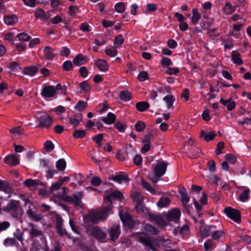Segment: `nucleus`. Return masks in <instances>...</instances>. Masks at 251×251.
<instances>
[{
	"instance_id": "nucleus-61",
	"label": "nucleus",
	"mask_w": 251,
	"mask_h": 251,
	"mask_svg": "<svg viewBox=\"0 0 251 251\" xmlns=\"http://www.w3.org/2000/svg\"><path fill=\"white\" fill-rule=\"evenodd\" d=\"M145 127V124L142 121H139L135 124L136 130L140 132L142 131Z\"/></svg>"
},
{
	"instance_id": "nucleus-48",
	"label": "nucleus",
	"mask_w": 251,
	"mask_h": 251,
	"mask_svg": "<svg viewBox=\"0 0 251 251\" xmlns=\"http://www.w3.org/2000/svg\"><path fill=\"white\" fill-rule=\"evenodd\" d=\"M85 134L86 132L83 130H75L73 133V136L75 138H82Z\"/></svg>"
},
{
	"instance_id": "nucleus-1",
	"label": "nucleus",
	"mask_w": 251,
	"mask_h": 251,
	"mask_svg": "<svg viewBox=\"0 0 251 251\" xmlns=\"http://www.w3.org/2000/svg\"><path fill=\"white\" fill-rule=\"evenodd\" d=\"M112 213L110 205L103 206L99 210L90 211L83 217V220L86 223L97 224L100 221H105L108 215Z\"/></svg>"
},
{
	"instance_id": "nucleus-15",
	"label": "nucleus",
	"mask_w": 251,
	"mask_h": 251,
	"mask_svg": "<svg viewBox=\"0 0 251 251\" xmlns=\"http://www.w3.org/2000/svg\"><path fill=\"white\" fill-rule=\"evenodd\" d=\"M123 198V195L119 191H114L108 195L106 198H104V201L105 202H108L106 206H110L112 208V200L115 198L119 199L120 200Z\"/></svg>"
},
{
	"instance_id": "nucleus-16",
	"label": "nucleus",
	"mask_w": 251,
	"mask_h": 251,
	"mask_svg": "<svg viewBox=\"0 0 251 251\" xmlns=\"http://www.w3.org/2000/svg\"><path fill=\"white\" fill-rule=\"evenodd\" d=\"M26 213L28 217L34 222H39L43 218L42 214L33 211L30 207L26 211Z\"/></svg>"
},
{
	"instance_id": "nucleus-57",
	"label": "nucleus",
	"mask_w": 251,
	"mask_h": 251,
	"mask_svg": "<svg viewBox=\"0 0 251 251\" xmlns=\"http://www.w3.org/2000/svg\"><path fill=\"white\" fill-rule=\"evenodd\" d=\"M157 5L154 3H149L147 5L146 13H148L151 11H154L157 9Z\"/></svg>"
},
{
	"instance_id": "nucleus-49",
	"label": "nucleus",
	"mask_w": 251,
	"mask_h": 251,
	"mask_svg": "<svg viewBox=\"0 0 251 251\" xmlns=\"http://www.w3.org/2000/svg\"><path fill=\"white\" fill-rule=\"evenodd\" d=\"M113 180L118 182L119 183H121L123 180H126L127 181H128L129 180L127 176L124 175H117L113 178Z\"/></svg>"
},
{
	"instance_id": "nucleus-43",
	"label": "nucleus",
	"mask_w": 251,
	"mask_h": 251,
	"mask_svg": "<svg viewBox=\"0 0 251 251\" xmlns=\"http://www.w3.org/2000/svg\"><path fill=\"white\" fill-rule=\"evenodd\" d=\"M115 9L118 13L123 12L126 9L125 3L122 2L117 3L115 6Z\"/></svg>"
},
{
	"instance_id": "nucleus-54",
	"label": "nucleus",
	"mask_w": 251,
	"mask_h": 251,
	"mask_svg": "<svg viewBox=\"0 0 251 251\" xmlns=\"http://www.w3.org/2000/svg\"><path fill=\"white\" fill-rule=\"evenodd\" d=\"M124 41V39L121 34L116 36L114 40V45L115 46H121Z\"/></svg>"
},
{
	"instance_id": "nucleus-30",
	"label": "nucleus",
	"mask_w": 251,
	"mask_h": 251,
	"mask_svg": "<svg viewBox=\"0 0 251 251\" xmlns=\"http://www.w3.org/2000/svg\"><path fill=\"white\" fill-rule=\"evenodd\" d=\"M170 203V200L166 197H161L157 203V205L160 208L168 206Z\"/></svg>"
},
{
	"instance_id": "nucleus-63",
	"label": "nucleus",
	"mask_w": 251,
	"mask_h": 251,
	"mask_svg": "<svg viewBox=\"0 0 251 251\" xmlns=\"http://www.w3.org/2000/svg\"><path fill=\"white\" fill-rule=\"evenodd\" d=\"M189 232V226L187 225H183L180 229V233L183 236L187 235Z\"/></svg>"
},
{
	"instance_id": "nucleus-17",
	"label": "nucleus",
	"mask_w": 251,
	"mask_h": 251,
	"mask_svg": "<svg viewBox=\"0 0 251 251\" xmlns=\"http://www.w3.org/2000/svg\"><path fill=\"white\" fill-rule=\"evenodd\" d=\"M56 53L54 50L49 47L46 46L44 49V57L47 60H52L55 56Z\"/></svg>"
},
{
	"instance_id": "nucleus-56",
	"label": "nucleus",
	"mask_w": 251,
	"mask_h": 251,
	"mask_svg": "<svg viewBox=\"0 0 251 251\" xmlns=\"http://www.w3.org/2000/svg\"><path fill=\"white\" fill-rule=\"evenodd\" d=\"M62 184V181L60 180L53 183L50 188V192L52 193L53 191L57 190Z\"/></svg>"
},
{
	"instance_id": "nucleus-47",
	"label": "nucleus",
	"mask_w": 251,
	"mask_h": 251,
	"mask_svg": "<svg viewBox=\"0 0 251 251\" xmlns=\"http://www.w3.org/2000/svg\"><path fill=\"white\" fill-rule=\"evenodd\" d=\"M145 229L148 234H155L157 233L156 228L151 225H146Z\"/></svg>"
},
{
	"instance_id": "nucleus-11",
	"label": "nucleus",
	"mask_w": 251,
	"mask_h": 251,
	"mask_svg": "<svg viewBox=\"0 0 251 251\" xmlns=\"http://www.w3.org/2000/svg\"><path fill=\"white\" fill-rule=\"evenodd\" d=\"M0 191L7 195V197L9 198L12 195L13 190L8 182L0 180Z\"/></svg>"
},
{
	"instance_id": "nucleus-38",
	"label": "nucleus",
	"mask_w": 251,
	"mask_h": 251,
	"mask_svg": "<svg viewBox=\"0 0 251 251\" xmlns=\"http://www.w3.org/2000/svg\"><path fill=\"white\" fill-rule=\"evenodd\" d=\"M236 9V7L232 6L230 2H226L224 7V11L227 14H231Z\"/></svg>"
},
{
	"instance_id": "nucleus-55",
	"label": "nucleus",
	"mask_w": 251,
	"mask_h": 251,
	"mask_svg": "<svg viewBox=\"0 0 251 251\" xmlns=\"http://www.w3.org/2000/svg\"><path fill=\"white\" fill-rule=\"evenodd\" d=\"M103 137V135L102 133H100L97 134L94 136L92 138L93 140L97 144L99 145V146H101V141L102 140Z\"/></svg>"
},
{
	"instance_id": "nucleus-7",
	"label": "nucleus",
	"mask_w": 251,
	"mask_h": 251,
	"mask_svg": "<svg viewBox=\"0 0 251 251\" xmlns=\"http://www.w3.org/2000/svg\"><path fill=\"white\" fill-rule=\"evenodd\" d=\"M56 92L54 86L46 85L43 88L41 95L45 99L50 98L55 95Z\"/></svg>"
},
{
	"instance_id": "nucleus-18",
	"label": "nucleus",
	"mask_w": 251,
	"mask_h": 251,
	"mask_svg": "<svg viewBox=\"0 0 251 251\" xmlns=\"http://www.w3.org/2000/svg\"><path fill=\"white\" fill-rule=\"evenodd\" d=\"M69 123L72 125L74 127H76L79 125L82 120V116L80 114H75L68 118Z\"/></svg>"
},
{
	"instance_id": "nucleus-3",
	"label": "nucleus",
	"mask_w": 251,
	"mask_h": 251,
	"mask_svg": "<svg viewBox=\"0 0 251 251\" xmlns=\"http://www.w3.org/2000/svg\"><path fill=\"white\" fill-rule=\"evenodd\" d=\"M83 197L82 192H77L73 194V197L68 196L64 197V200L66 201L71 204H73L76 208H81L82 207V202L81 201Z\"/></svg>"
},
{
	"instance_id": "nucleus-59",
	"label": "nucleus",
	"mask_w": 251,
	"mask_h": 251,
	"mask_svg": "<svg viewBox=\"0 0 251 251\" xmlns=\"http://www.w3.org/2000/svg\"><path fill=\"white\" fill-rule=\"evenodd\" d=\"M101 182L102 181L101 179L98 176H95L93 177L91 180V184L95 186L100 185L101 183Z\"/></svg>"
},
{
	"instance_id": "nucleus-60",
	"label": "nucleus",
	"mask_w": 251,
	"mask_h": 251,
	"mask_svg": "<svg viewBox=\"0 0 251 251\" xmlns=\"http://www.w3.org/2000/svg\"><path fill=\"white\" fill-rule=\"evenodd\" d=\"M226 159L231 164H234L236 161V157L230 154H227L225 155Z\"/></svg>"
},
{
	"instance_id": "nucleus-6",
	"label": "nucleus",
	"mask_w": 251,
	"mask_h": 251,
	"mask_svg": "<svg viewBox=\"0 0 251 251\" xmlns=\"http://www.w3.org/2000/svg\"><path fill=\"white\" fill-rule=\"evenodd\" d=\"M38 127L49 128L52 123V118L48 114L41 115L38 119Z\"/></svg>"
},
{
	"instance_id": "nucleus-45",
	"label": "nucleus",
	"mask_w": 251,
	"mask_h": 251,
	"mask_svg": "<svg viewBox=\"0 0 251 251\" xmlns=\"http://www.w3.org/2000/svg\"><path fill=\"white\" fill-rule=\"evenodd\" d=\"M40 181L32 179H27L25 181V185L27 187H33L39 184Z\"/></svg>"
},
{
	"instance_id": "nucleus-9",
	"label": "nucleus",
	"mask_w": 251,
	"mask_h": 251,
	"mask_svg": "<svg viewBox=\"0 0 251 251\" xmlns=\"http://www.w3.org/2000/svg\"><path fill=\"white\" fill-rule=\"evenodd\" d=\"M120 232V226L117 224L113 225L108 230L110 240L114 242L116 241Z\"/></svg>"
},
{
	"instance_id": "nucleus-62",
	"label": "nucleus",
	"mask_w": 251,
	"mask_h": 251,
	"mask_svg": "<svg viewBox=\"0 0 251 251\" xmlns=\"http://www.w3.org/2000/svg\"><path fill=\"white\" fill-rule=\"evenodd\" d=\"M56 173H57V172L55 170L49 168L46 172V176L47 179L51 178Z\"/></svg>"
},
{
	"instance_id": "nucleus-20",
	"label": "nucleus",
	"mask_w": 251,
	"mask_h": 251,
	"mask_svg": "<svg viewBox=\"0 0 251 251\" xmlns=\"http://www.w3.org/2000/svg\"><path fill=\"white\" fill-rule=\"evenodd\" d=\"M34 16L37 19H42L44 21H47L50 18L49 13H45L42 9H37L35 10Z\"/></svg>"
},
{
	"instance_id": "nucleus-24",
	"label": "nucleus",
	"mask_w": 251,
	"mask_h": 251,
	"mask_svg": "<svg viewBox=\"0 0 251 251\" xmlns=\"http://www.w3.org/2000/svg\"><path fill=\"white\" fill-rule=\"evenodd\" d=\"M38 67L37 66H29L25 68L23 73L25 75L34 76L38 71Z\"/></svg>"
},
{
	"instance_id": "nucleus-50",
	"label": "nucleus",
	"mask_w": 251,
	"mask_h": 251,
	"mask_svg": "<svg viewBox=\"0 0 251 251\" xmlns=\"http://www.w3.org/2000/svg\"><path fill=\"white\" fill-rule=\"evenodd\" d=\"M9 132L11 134L16 136L22 134L23 130L20 126H16L10 129Z\"/></svg>"
},
{
	"instance_id": "nucleus-26",
	"label": "nucleus",
	"mask_w": 251,
	"mask_h": 251,
	"mask_svg": "<svg viewBox=\"0 0 251 251\" xmlns=\"http://www.w3.org/2000/svg\"><path fill=\"white\" fill-rule=\"evenodd\" d=\"M101 120L107 125L113 124L116 120V116L114 114L109 112L106 117H102Z\"/></svg>"
},
{
	"instance_id": "nucleus-31",
	"label": "nucleus",
	"mask_w": 251,
	"mask_h": 251,
	"mask_svg": "<svg viewBox=\"0 0 251 251\" xmlns=\"http://www.w3.org/2000/svg\"><path fill=\"white\" fill-rule=\"evenodd\" d=\"M201 18V15L199 13L197 8H193L192 9V17L191 21L193 24L198 23Z\"/></svg>"
},
{
	"instance_id": "nucleus-23",
	"label": "nucleus",
	"mask_w": 251,
	"mask_h": 251,
	"mask_svg": "<svg viewBox=\"0 0 251 251\" xmlns=\"http://www.w3.org/2000/svg\"><path fill=\"white\" fill-rule=\"evenodd\" d=\"M139 241L144 246H148L150 248L152 247L153 239L152 238L147 236H140L139 237Z\"/></svg>"
},
{
	"instance_id": "nucleus-4",
	"label": "nucleus",
	"mask_w": 251,
	"mask_h": 251,
	"mask_svg": "<svg viewBox=\"0 0 251 251\" xmlns=\"http://www.w3.org/2000/svg\"><path fill=\"white\" fill-rule=\"evenodd\" d=\"M224 212L230 219L237 223H240L241 220V215L238 210L232 208L230 207H228L225 208Z\"/></svg>"
},
{
	"instance_id": "nucleus-36",
	"label": "nucleus",
	"mask_w": 251,
	"mask_h": 251,
	"mask_svg": "<svg viewBox=\"0 0 251 251\" xmlns=\"http://www.w3.org/2000/svg\"><path fill=\"white\" fill-rule=\"evenodd\" d=\"M250 190L249 188H246L243 192L240 195L239 199L242 202L247 201L249 198Z\"/></svg>"
},
{
	"instance_id": "nucleus-44",
	"label": "nucleus",
	"mask_w": 251,
	"mask_h": 251,
	"mask_svg": "<svg viewBox=\"0 0 251 251\" xmlns=\"http://www.w3.org/2000/svg\"><path fill=\"white\" fill-rule=\"evenodd\" d=\"M17 37L20 41H28L31 38L30 35L25 32L18 34L17 35Z\"/></svg>"
},
{
	"instance_id": "nucleus-46",
	"label": "nucleus",
	"mask_w": 251,
	"mask_h": 251,
	"mask_svg": "<svg viewBox=\"0 0 251 251\" xmlns=\"http://www.w3.org/2000/svg\"><path fill=\"white\" fill-rule=\"evenodd\" d=\"M135 209L138 213L143 214L146 212V208L144 207L142 202L137 203L135 205Z\"/></svg>"
},
{
	"instance_id": "nucleus-58",
	"label": "nucleus",
	"mask_w": 251,
	"mask_h": 251,
	"mask_svg": "<svg viewBox=\"0 0 251 251\" xmlns=\"http://www.w3.org/2000/svg\"><path fill=\"white\" fill-rule=\"evenodd\" d=\"M10 224L8 221H3L0 223V232L6 230L9 227Z\"/></svg>"
},
{
	"instance_id": "nucleus-33",
	"label": "nucleus",
	"mask_w": 251,
	"mask_h": 251,
	"mask_svg": "<svg viewBox=\"0 0 251 251\" xmlns=\"http://www.w3.org/2000/svg\"><path fill=\"white\" fill-rule=\"evenodd\" d=\"M131 197L134 201L136 202V203H139L143 201L142 195L140 192L137 191L131 192Z\"/></svg>"
},
{
	"instance_id": "nucleus-64",
	"label": "nucleus",
	"mask_w": 251,
	"mask_h": 251,
	"mask_svg": "<svg viewBox=\"0 0 251 251\" xmlns=\"http://www.w3.org/2000/svg\"><path fill=\"white\" fill-rule=\"evenodd\" d=\"M44 147L48 151H51L54 149V145L50 141H47L44 144Z\"/></svg>"
},
{
	"instance_id": "nucleus-5",
	"label": "nucleus",
	"mask_w": 251,
	"mask_h": 251,
	"mask_svg": "<svg viewBox=\"0 0 251 251\" xmlns=\"http://www.w3.org/2000/svg\"><path fill=\"white\" fill-rule=\"evenodd\" d=\"M168 163L162 161L158 160L154 168V172L156 177H161L166 172Z\"/></svg>"
},
{
	"instance_id": "nucleus-25",
	"label": "nucleus",
	"mask_w": 251,
	"mask_h": 251,
	"mask_svg": "<svg viewBox=\"0 0 251 251\" xmlns=\"http://www.w3.org/2000/svg\"><path fill=\"white\" fill-rule=\"evenodd\" d=\"M4 21L7 25H13L18 22V18L15 15H7L4 17Z\"/></svg>"
},
{
	"instance_id": "nucleus-10",
	"label": "nucleus",
	"mask_w": 251,
	"mask_h": 251,
	"mask_svg": "<svg viewBox=\"0 0 251 251\" xmlns=\"http://www.w3.org/2000/svg\"><path fill=\"white\" fill-rule=\"evenodd\" d=\"M18 201L11 200L6 206L3 207L2 210L6 212L15 215L18 211Z\"/></svg>"
},
{
	"instance_id": "nucleus-53",
	"label": "nucleus",
	"mask_w": 251,
	"mask_h": 251,
	"mask_svg": "<svg viewBox=\"0 0 251 251\" xmlns=\"http://www.w3.org/2000/svg\"><path fill=\"white\" fill-rule=\"evenodd\" d=\"M78 11V8L75 5H71L69 7V14L72 17H74Z\"/></svg>"
},
{
	"instance_id": "nucleus-51",
	"label": "nucleus",
	"mask_w": 251,
	"mask_h": 251,
	"mask_svg": "<svg viewBox=\"0 0 251 251\" xmlns=\"http://www.w3.org/2000/svg\"><path fill=\"white\" fill-rule=\"evenodd\" d=\"M16 241L13 238H7L4 241V245L6 246H13L16 245Z\"/></svg>"
},
{
	"instance_id": "nucleus-27",
	"label": "nucleus",
	"mask_w": 251,
	"mask_h": 251,
	"mask_svg": "<svg viewBox=\"0 0 251 251\" xmlns=\"http://www.w3.org/2000/svg\"><path fill=\"white\" fill-rule=\"evenodd\" d=\"M200 136L201 137L204 138L205 141H209L214 138L216 136V134L214 131H211L207 133L205 132L204 131H202L201 132Z\"/></svg>"
},
{
	"instance_id": "nucleus-37",
	"label": "nucleus",
	"mask_w": 251,
	"mask_h": 251,
	"mask_svg": "<svg viewBox=\"0 0 251 251\" xmlns=\"http://www.w3.org/2000/svg\"><path fill=\"white\" fill-rule=\"evenodd\" d=\"M163 100L167 103L168 108L170 109L173 107L175 98L173 95H167L164 97Z\"/></svg>"
},
{
	"instance_id": "nucleus-12",
	"label": "nucleus",
	"mask_w": 251,
	"mask_h": 251,
	"mask_svg": "<svg viewBox=\"0 0 251 251\" xmlns=\"http://www.w3.org/2000/svg\"><path fill=\"white\" fill-rule=\"evenodd\" d=\"M181 212L179 210L175 208L168 213L167 220L169 222L177 223L180 218Z\"/></svg>"
},
{
	"instance_id": "nucleus-19",
	"label": "nucleus",
	"mask_w": 251,
	"mask_h": 251,
	"mask_svg": "<svg viewBox=\"0 0 251 251\" xmlns=\"http://www.w3.org/2000/svg\"><path fill=\"white\" fill-rule=\"evenodd\" d=\"M4 162L8 165L16 166L19 164V159L14 155H9L5 158Z\"/></svg>"
},
{
	"instance_id": "nucleus-8",
	"label": "nucleus",
	"mask_w": 251,
	"mask_h": 251,
	"mask_svg": "<svg viewBox=\"0 0 251 251\" xmlns=\"http://www.w3.org/2000/svg\"><path fill=\"white\" fill-rule=\"evenodd\" d=\"M121 221L125 225L128 226L129 227L132 228L134 227L136 223L132 217L127 213H119Z\"/></svg>"
},
{
	"instance_id": "nucleus-22",
	"label": "nucleus",
	"mask_w": 251,
	"mask_h": 251,
	"mask_svg": "<svg viewBox=\"0 0 251 251\" xmlns=\"http://www.w3.org/2000/svg\"><path fill=\"white\" fill-rule=\"evenodd\" d=\"M141 185L145 188L146 190L150 192L153 195H157L158 192L153 187H152L150 184L146 182L144 179L141 178Z\"/></svg>"
},
{
	"instance_id": "nucleus-52",
	"label": "nucleus",
	"mask_w": 251,
	"mask_h": 251,
	"mask_svg": "<svg viewBox=\"0 0 251 251\" xmlns=\"http://www.w3.org/2000/svg\"><path fill=\"white\" fill-rule=\"evenodd\" d=\"M63 68L66 71H69L73 68V64L71 61L67 60L64 62Z\"/></svg>"
},
{
	"instance_id": "nucleus-14",
	"label": "nucleus",
	"mask_w": 251,
	"mask_h": 251,
	"mask_svg": "<svg viewBox=\"0 0 251 251\" xmlns=\"http://www.w3.org/2000/svg\"><path fill=\"white\" fill-rule=\"evenodd\" d=\"M28 226L30 227V229H28V231L30 236L36 237L38 236L42 235V231L36 225L29 223L28 224Z\"/></svg>"
},
{
	"instance_id": "nucleus-41",
	"label": "nucleus",
	"mask_w": 251,
	"mask_h": 251,
	"mask_svg": "<svg viewBox=\"0 0 251 251\" xmlns=\"http://www.w3.org/2000/svg\"><path fill=\"white\" fill-rule=\"evenodd\" d=\"M80 88L84 92H89L91 88V85L87 80H85L79 84Z\"/></svg>"
},
{
	"instance_id": "nucleus-21",
	"label": "nucleus",
	"mask_w": 251,
	"mask_h": 251,
	"mask_svg": "<svg viewBox=\"0 0 251 251\" xmlns=\"http://www.w3.org/2000/svg\"><path fill=\"white\" fill-rule=\"evenodd\" d=\"M178 192L181 198V201L183 204L187 203L190 201V197L188 196L186 189L184 187H181L178 190Z\"/></svg>"
},
{
	"instance_id": "nucleus-13",
	"label": "nucleus",
	"mask_w": 251,
	"mask_h": 251,
	"mask_svg": "<svg viewBox=\"0 0 251 251\" xmlns=\"http://www.w3.org/2000/svg\"><path fill=\"white\" fill-rule=\"evenodd\" d=\"M208 230H211V236L212 240L218 241L224 236V232L222 230H216L215 226H208Z\"/></svg>"
},
{
	"instance_id": "nucleus-2",
	"label": "nucleus",
	"mask_w": 251,
	"mask_h": 251,
	"mask_svg": "<svg viewBox=\"0 0 251 251\" xmlns=\"http://www.w3.org/2000/svg\"><path fill=\"white\" fill-rule=\"evenodd\" d=\"M87 233L99 242L104 243L106 241V233L98 226H88L86 228Z\"/></svg>"
},
{
	"instance_id": "nucleus-39",
	"label": "nucleus",
	"mask_w": 251,
	"mask_h": 251,
	"mask_svg": "<svg viewBox=\"0 0 251 251\" xmlns=\"http://www.w3.org/2000/svg\"><path fill=\"white\" fill-rule=\"evenodd\" d=\"M87 103L83 100H79L75 106V109L78 111H83L87 107Z\"/></svg>"
},
{
	"instance_id": "nucleus-34",
	"label": "nucleus",
	"mask_w": 251,
	"mask_h": 251,
	"mask_svg": "<svg viewBox=\"0 0 251 251\" xmlns=\"http://www.w3.org/2000/svg\"><path fill=\"white\" fill-rule=\"evenodd\" d=\"M120 98L124 101H129L132 98L131 94L127 90L122 91L120 92Z\"/></svg>"
},
{
	"instance_id": "nucleus-40",
	"label": "nucleus",
	"mask_w": 251,
	"mask_h": 251,
	"mask_svg": "<svg viewBox=\"0 0 251 251\" xmlns=\"http://www.w3.org/2000/svg\"><path fill=\"white\" fill-rule=\"evenodd\" d=\"M66 166V163L64 159H60L56 163V167L60 171H63Z\"/></svg>"
},
{
	"instance_id": "nucleus-42",
	"label": "nucleus",
	"mask_w": 251,
	"mask_h": 251,
	"mask_svg": "<svg viewBox=\"0 0 251 251\" xmlns=\"http://www.w3.org/2000/svg\"><path fill=\"white\" fill-rule=\"evenodd\" d=\"M14 236L19 241L22 242L24 241V233L21 231L19 228H17L13 233Z\"/></svg>"
},
{
	"instance_id": "nucleus-35",
	"label": "nucleus",
	"mask_w": 251,
	"mask_h": 251,
	"mask_svg": "<svg viewBox=\"0 0 251 251\" xmlns=\"http://www.w3.org/2000/svg\"><path fill=\"white\" fill-rule=\"evenodd\" d=\"M149 107V103L145 101L138 102L136 104V108L139 111H144Z\"/></svg>"
},
{
	"instance_id": "nucleus-28",
	"label": "nucleus",
	"mask_w": 251,
	"mask_h": 251,
	"mask_svg": "<svg viewBox=\"0 0 251 251\" xmlns=\"http://www.w3.org/2000/svg\"><path fill=\"white\" fill-rule=\"evenodd\" d=\"M231 58L233 62L238 65H242L243 63L240 58V54L237 51L234 50L231 52Z\"/></svg>"
},
{
	"instance_id": "nucleus-29",
	"label": "nucleus",
	"mask_w": 251,
	"mask_h": 251,
	"mask_svg": "<svg viewBox=\"0 0 251 251\" xmlns=\"http://www.w3.org/2000/svg\"><path fill=\"white\" fill-rule=\"evenodd\" d=\"M86 57L81 54H78L74 59L73 63L76 66H80L86 61Z\"/></svg>"
},
{
	"instance_id": "nucleus-32",
	"label": "nucleus",
	"mask_w": 251,
	"mask_h": 251,
	"mask_svg": "<svg viewBox=\"0 0 251 251\" xmlns=\"http://www.w3.org/2000/svg\"><path fill=\"white\" fill-rule=\"evenodd\" d=\"M96 65L101 71H106L108 68L106 61L103 59H99L96 62Z\"/></svg>"
}]
</instances>
